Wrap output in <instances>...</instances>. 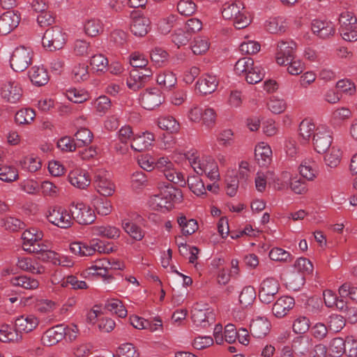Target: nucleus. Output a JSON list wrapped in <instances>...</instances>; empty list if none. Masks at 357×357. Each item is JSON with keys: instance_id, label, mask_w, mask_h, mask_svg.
Returning <instances> with one entry per match:
<instances>
[{"instance_id": "1", "label": "nucleus", "mask_w": 357, "mask_h": 357, "mask_svg": "<svg viewBox=\"0 0 357 357\" xmlns=\"http://www.w3.org/2000/svg\"><path fill=\"white\" fill-rule=\"evenodd\" d=\"M222 15L225 19L233 20L237 29L247 27L251 22L250 15L240 1L225 3L222 6Z\"/></svg>"}, {"instance_id": "2", "label": "nucleus", "mask_w": 357, "mask_h": 357, "mask_svg": "<svg viewBox=\"0 0 357 357\" xmlns=\"http://www.w3.org/2000/svg\"><path fill=\"white\" fill-rule=\"evenodd\" d=\"M109 244L105 245L98 239H93L88 245L80 241L73 242L70 244V252L80 257L92 256L96 252L100 253H109L112 248L109 247Z\"/></svg>"}, {"instance_id": "3", "label": "nucleus", "mask_w": 357, "mask_h": 357, "mask_svg": "<svg viewBox=\"0 0 357 357\" xmlns=\"http://www.w3.org/2000/svg\"><path fill=\"white\" fill-rule=\"evenodd\" d=\"M66 42V33L59 26L48 28L42 39L43 46L50 52L62 49Z\"/></svg>"}, {"instance_id": "4", "label": "nucleus", "mask_w": 357, "mask_h": 357, "mask_svg": "<svg viewBox=\"0 0 357 357\" xmlns=\"http://www.w3.org/2000/svg\"><path fill=\"white\" fill-rule=\"evenodd\" d=\"M339 31L344 40H357V19L352 13H342L339 17Z\"/></svg>"}, {"instance_id": "5", "label": "nucleus", "mask_w": 357, "mask_h": 357, "mask_svg": "<svg viewBox=\"0 0 357 357\" xmlns=\"http://www.w3.org/2000/svg\"><path fill=\"white\" fill-rule=\"evenodd\" d=\"M33 51L26 47H16L10 56V64L15 72H23L31 64Z\"/></svg>"}, {"instance_id": "6", "label": "nucleus", "mask_w": 357, "mask_h": 357, "mask_svg": "<svg viewBox=\"0 0 357 357\" xmlns=\"http://www.w3.org/2000/svg\"><path fill=\"white\" fill-rule=\"evenodd\" d=\"M46 218L50 223L62 229H68L73 224L71 213L59 206H50Z\"/></svg>"}, {"instance_id": "7", "label": "nucleus", "mask_w": 357, "mask_h": 357, "mask_svg": "<svg viewBox=\"0 0 357 357\" xmlns=\"http://www.w3.org/2000/svg\"><path fill=\"white\" fill-rule=\"evenodd\" d=\"M191 166L197 175L205 174L211 181H215L219 178L218 165L211 157L203 158L201 160L194 159Z\"/></svg>"}, {"instance_id": "8", "label": "nucleus", "mask_w": 357, "mask_h": 357, "mask_svg": "<svg viewBox=\"0 0 357 357\" xmlns=\"http://www.w3.org/2000/svg\"><path fill=\"white\" fill-rule=\"evenodd\" d=\"M207 305L195 304L191 310V319L195 325L206 328L215 321L213 310Z\"/></svg>"}, {"instance_id": "9", "label": "nucleus", "mask_w": 357, "mask_h": 357, "mask_svg": "<svg viewBox=\"0 0 357 357\" xmlns=\"http://www.w3.org/2000/svg\"><path fill=\"white\" fill-rule=\"evenodd\" d=\"M69 211L73 220H75L79 225H91L96 220L94 211L84 203L71 204Z\"/></svg>"}, {"instance_id": "10", "label": "nucleus", "mask_w": 357, "mask_h": 357, "mask_svg": "<svg viewBox=\"0 0 357 357\" xmlns=\"http://www.w3.org/2000/svg\"><path fill=\"white\" fill-rule=\"evenodd\" d=\"M139 101L143 108L153 110L165 102V96L158 88H149L140 94Z\"/></svg>"}, {"instance_id": "11", "label": "nucleus", "mask_w": 357, "mask_h": 357, "mask_svg": "<svg viewBox=\"0 0 357 357\" xmlns=\"http://www.w3.org/2000/svg\"><path fill=\"white\" fill-rule=\"evenodd\" d=\"M279 289L278 281L273 278H267L260 284L259 298L263 303L269 304L274 300Z\"/></svg>"}, {"instance_id": "12", "label": "nucleus", "mask_w": 357, "mask_h": 357, "mask_svg": "<svg viewBox=\"0 0 357 357\" xmlns=\"http://www.w3.org/2000/svg\"><path fill=\"white\" fill-rule=\"evenodd\" d=\"M331 132L325 127H318L313 135L314 150L319 153H324L332 143Z\"/></svg>"}, {"instance_id": "13", "label": "nucleus", "mask_w": 357, "mask_h": 357, "mask_svg": "<svg viewBox=\"0 0 357 357\" xmlns=\"http://www.w3.org/2000/svg\"><path fill=\"white\" fill-rule=\"evenodd\" d=\"M296 43L292 40H281L278 44L276 61L279 65L295 59Z\"/></svg>"}, {"instance_id": "14", "label": "nucleus", "mask_w": 357, "mask_h": 357, "mask_svg": "<svg viewBox=\"0 0 357 357\" xmlns=\"http://www.w3.org/2000/svg\"><path fill=\"white\" fill-rule=\"evenodd\" d=\"M94 185L98 193L102 197L111 196L114 192V185L104 171H98L96 173Z\"/></svg>"}, {"instance_id": "15", "label": "nucleus", "mask_w": 357, "mask_h": 357, "mask_svg": "<svg viewBox=\"0 0 357 357\" xmlns=\"http://www.w3.org/2000/svg\"><path fill=\"white\" fill-rule=\"evenodd\" d=\"M20 21V14L8 10L0 15V34L7 35L15 29Z\"/></svg>"}, {"instance_id": "16", "label": "nucleus", "mask_w": 357, "mask_h": 357, "mask_svg": "<svg viewBox=\"0 0 357 357\" xmlns=\"http://www.w3.org/2000/svg\"><path fill=\"white\" fill-rule=\"evenodd\" d=\"M65 326L56 325L46 331L42 337L43 343L48 347L57 344L65 338Z\"/></svg>"}, {"instance_id": "17", "label": "nucleus", "mask_w": 357, "mask_h": 357, "mask_svg": "<svg viewBox=\"0 0 357 357\" xmlns=\"http://www.w3.org/2000/svg\"><path fill=\"white\" fill-rule=\"evenodd\" d=\"M311 29L314 34L322 39L333 36L335 32V29L332 22L319 20L312 21Z\"/></svg>"}, {"instance_id": "18", "label": "nucleus", "mask_w": 357, "mask_h": 357, "mask_svg": "<svg viewBox=\"0 0 357 357\" xmlns=\"http://www.w3.org/2000/svg\"><path fill=\"white\" fill-rule=\"evenodd\" d=\"M294 305V298L287 296H282L274 303L272 308L273 314L277 318H282L288 314Z\"/></svg>"}, {"instance_id": "19", "label": "nucleus", "mask_w": 357, "mask_h": 357, "mask_svg": "<svg viewBox=\"0 0 357 357\" xmlns=\"http://www.w3.org/2000/svg\"><path fill=\"white\" fill-rule=\"evenodd\" d=\"M218 81L215 75L204 74L197 82L196 88L202 94L207 95L214 92L218 86Z\"/></svg>"}, {"instance_id": "20", "label": "nucleus", "mask_w": 357, "mask_h": 357, "mask_svg": "<svg viewBox=\"0 0 357 357\" xmlns=\"http://www.w3.org/2000/svg\"><path fill=\"white\" fill-rule=\"evenodd\" d=\"M22 94V89L15 82L9 81L1 88L2 98L11 103L17 102Z\"/></svg>"}, {"instance_id": "21", "label": "nucleus", "mask_w": 357, "mask_h": 357, "mask_svg": "<svg viewBox=\"0 0 357 357\" xmlns=\"http://www.w3.org/2000/svg\"><path fill=\"white\" fill-rule=\"evenodd\" d=\"M38 319L33 315H22L15 321V327L20 333H28L33 331L38 325Z\"/></svg>"}, {"instance_id": "22", "label": "nucleus", "mask_w": 357, "mask_h": 357, "mask_svg": "<svg viewBox=\"0 0 357 357\" xmlns=\"http://www.w3.org/2000/svg\"><path fill=\"white\" fill-rule=\"evenodd\" d=\"M150 29V21L145 17H134L130 24L131 32L137 37H143Z\"/></svg>"}, {"instance_id": "23", "label": "nucleus", "mask_w": 357, "mask_h": 357, "mask_svg": "<svg viewBox=\"0 0 357 357\" xmlns=\"http://www.w3.org/2000/svg\"><path fill=\"white\" fill-rule=\"evenodd\" d=\"M68 178L73 186L79 189L86 188L91 183L88 174L81 169L71 171L68 174Z\"/></svg>"}, {"instance_id": "24", "label": "nucleus", "mask_w": 357, "mask_h": 357, "mask_svg": "<svg viewBox=\"0 0 357 357\" xmlns=\"http://www.w3.org/2000/svg\"><path fill=\"white\" fill-rule=\"evenodd\" d=\"M29 77L32 84L38 86H44L49 81L47 71L42 66L31 67L29 71Z\"/></svg>"}, {"instance_id": "25", "label": "nucleus", "mask_w": 357, "mask_h": 357, "mask_svg": "<svg viewBox=\"0 0 357 357\" xmlns=\"http://www.w3.org/2000/svg\"><path fill=\"white\" fill-rule=\"evenodd\" d=\"M154 140L153 135L151 132H144L142 135L133 137L131 148L137 152L147 149Z\"/></svg>"}, {"instance_id": "26", "label": "nucleus", "mask_w": 357, "mask_h": 357, "mask_svg": "<svg viewBox=\"0 0 357 357\" xmlns=\"http://www.w3.org/2000/svg\"><path fill=\"white\" fill-rule=\"evenodd\" d=\"M317 172V164L311 158H305L299 166L301 175L308 181H312L316 178Z\"/></svg>"}, {"instance_id": "27", "label": "nucleus", "mask_w": 357, "mask_h": 357, "mask_svg": "<svg viewBox=\"0 0 357 357\" xmlns=\"http://www.w3.org/2000/svg\"><path fill=\"white\" fill-rule=\"evenodd\" d=\"M272 151L268 146L264 143L256 146L255 149V158L261 167H266L271 161Z\"/></svg>"}, {"instance_id": "28", "label": "nucleus", "mask_w": 357, "mask_h": 357, "mask_svg": "<svg viewBox=\"0 0 357 357\" xmlns=\"http://www.w3.org/2000/svg\"><path fill=\"white\" fill-rule=\"evenodd\" d=\"M156 82L162 89L170 91L176 86L177 78L173 72L165 70L158 74Z\"/></svg>"}, {"instance_id": "29", "label": "nucleus", "mask_w": 357, "mask_h": 357, "mask_svg": "<svg viewBox=\"0 0 357 357\" xmlns=\"http://www.w3.org/2000/svg\"><path fill=\"white\" fill-rule=\"evenodd\" d=\"M22 340V333L18 330L8 326H2L0 328V341L3 342H19Z\"/></svg>"}, {"instance_id": "30", "label": "nucleus", "mask_w": 357, "mask_h": 357, "mask_svg": "<svg viewBox=\"0 0 357 357\" xmlns=\"http://www.w3.org/2000/svg\"><path fill=\"white\" fill-rule=\"evenodd\" d=\"M37 263L30 257H22L18 259L17 266L19 268L31 273L42 274L45 272V268L37 266Z\"/></svg>"}, {"instance_id": "31", "label": "nucleus", "mask_w": 357, "mask_h": 357, "mask_svg": "<svg viewBox=\"0 0 357 357\" xmlns=\"http://www.w3.org/2000/svg\"><path fill=\"white\" fill-rule=\"evenodd\" d=\"M269 331V324L268 321L259 319L253 321L250 324L251 335L256 338L265 337Z\"/></svg>"}, {"instance_id": "32", "label": "nucleus", "mask_w": 357, "mask_h": 357, "mask_svg": "<svg viewBox=\"0 0 357 357\" xmlns=\"http://www.w3.org/2000/svg\"><path fill=\"white\" fill-rule=\"evenodd\" d=\"M177 222L181 228L182 233L185 236L192 235L199 228L197 222L195 219H188L185 215H181L177 218Z\"/></svg>"}, {"instance_id": "33", "label": "nucleus", "mask_w": 357, "mask_h": 357, "mask_svg": "<svg viewBox=\"0 0 357 357\" xmlns=\"http://www.w3.org/2000/svg\"><path fill=\"white\" fill-rule=\"evenodd\" d=\"M10 282L13 286L21 287L25 289H36L39 285L37 280L26 275L15 277L11 279Z\"/></svg>"}, {"instance_id": "34", "label": "nucleus", "mask_w": 357, "mask_h": 357, "mask_svg": "<svg viewBox=\"0 0 357 357\" xmlns=\"http://www.w3.org/2000/svg\"><path fill=\"white\" fill-rule=\"evenodd\" d=\"M92 204L99 215H107L112 211L111 202L106 197H96L93 198Z\"/></svg>"}, {"instance_id": "35", "label": "nucleus", "mask_w": 357, "mask_h": 357, "mask_svg": "<svg viewBox=\"0 0 357 357\" xmlns=\"http://www.w3.org/2000/svg\"><path fill=\"white\" fill-rule=\"evenodd\" d=\"M187 183L190 190L196 195L200 196L206 194L204 181L199 178V175L188 176Z\"/></svg>"}, {"instance_id": "36", "label": "nucleus", "mask_w": 357, "mask_h": 357, "mask_svg": "<svg viewBox=\"0 0 357 357\" xmlns=\"http://www.w3.org/2000/svg\"><path fill=\"white\" fill-rule=\"evenodd\" d=\"M264 75L263 68L252 64V69H250L244 77L248 84H255L263 79Z\"/></svg>"}, {"instance_id": "37", "label": "nucleus", "mask_w": 357, "mask_h": 357, "mask_svg": "<svg viewBox=\"0 0 357 357\" xmlns=\"http://www.w3.org/2000/svg\"><path fill=\"white\" fill-rule=\"evenodd\" d=\"M264 75L263 68L252 64V69H250L244 77L248 84H255L263 79Z\"/></svg>"}, {"instance_id": "38", "label": "nucleus", "mask_w": 357, "mask_h": 357, "mask_svg": "<svg viewBox=\"0 0 357 357\" xmlns=\"http://www.w3.org/2000/svg\"><path fill=\"white\" fill-rule=\"evenodd\" d=\"M158 125L160 128L171 133L176 132L179 130V123L172 116H164L158 119Z\"/></svg>"}, {"instance_id": "39", "label": "nucleus", "mask_w": 357, "mask_h": 357, "mask_svg": "<svg viewBox=\"0 0 357 357\" xmlns=\"http://www.w3.org/2000/svg\"><path fill=\"white\" fill-rule=\"evenodd\" d=\"M255 298L256 291L252 286L244 287L239 295V302L243 307L252 304Z\"/></svg>"}, {"instance_id": "40", "label": "nucleus", "mask_w": 357, "mask_h": 357, "mask_svg": "<svg viewBox=\"0 0 357 357\" xmlns=\"http://www.w3.org/2000/svg\"><path fill=\"white\" fill-rule=\"evenodd\" d=\"M105 309L115 313L121 318L127 316V310L119 299H111L105 303Z\"/></svg>"}, {"instance_id": "41", "label": "nucleus", "mask_w": 357, "mask_h": 357, "mask_svg": "<svg viewBox=\"0 0 357 357\" xmlns=\"http://www.w3.org/2000/svg\"><path fill=\"white\" fill-rule=\"evenodd\" d=\"M35 116V112L32 109L26 108L16 113L15 120L20 125L29 124L33 121Z\"/></svg>"}, {"instance_id": "42", "label": "nucleus", "mask_w": 357, "mask_h": 357, "mask_svg": "<svg viewBox=\"0 0 357 357\" xmlns=\"http://www.w3.org/2000/svg\"><path fill=\"white\" fill-rule=\"evenodd\" d=\"M286 27V23L279 17L271 18L266 22V29L271 33H283Z\"/></svg>"}, {"instance_id": "43", "label": "nucleus", "mask_w": 357, "mask_h": 357, "mask_svg": "<svg viewBox=\"0 0 357 357\" xmlns=\"http://www.w3.org/2000/svg\"><path fill=\"white\" fill-rule=\"evenodd\" d=\"M341 155L340 150L337 147L332 146L324 156L326 165L331 167H337L340 162Z\"/></svg>"}, {"instance_id": "44", "label": "nucleus", "mask_w": 357, "mask_h": 357, "mask_svg": "<svg viewBox=\"0 0 357 357\" xmlns=\"http://www.w3.org/2000/svg\"><path fill=\"white\" fill-rule=\"evenodd\" d=\"M252 64H254V61L252 58H241L236 61L234 66V71L239 76H245V74L248 73V71L252 69Z\"/></svg>"}, {"instance_id": "45", "label": "nucleus", "mask_w": 357, "mask_h": 357, "mask_svg": "<svg viewBox=\"0 0 357 357\" xmlns=\"http://www.w3.org/2000/svg\"><path fill=\"white\" fill-rule=\"evenodd\" d=\"M123 227L126 232L136 241H141L144 236L141 227L132 222H123Z\"/></svg>"}, {"instance_id": "46", "label": "nucleus", "mask_w": 357, "mask_h": 357, "mask_svg": "<svg viewBox=\"0 0 357 357\" xmlns=\"http://www.w3.org/2000/svg\"><path fill=\"white\" fill-rule=\"evenodd\" d=\"M168 53L160 47H155L150 53L151 61L158 67L162 66L168 59Z\"/></svg>"}, {"instance_id": "47", "label": "nucleus", "mask_w": 357, "mask_h": 357, "mask_svg": "<svg viewBox=\"0 0 357 357\" xmlns=\"http://www.w3.org/2000/svg\"><path fill=\"white\" fill-rule=\"evenodd\" d=\"M79 146H88L93 140V133L88 128H81L75 134Z\"/></svg>"}, {"instance_id": "48", "label": "nucleus", "mask_w": 357, "mask_h": 357, "mask_svg": "<svg viewBox=\"0 0 357 357\" xmlns=\"http://www.w3.org/2000/svg\"><path fill=\"white\" fill-rule=\"evenodd\" d=\"M102 31L101 22L97 19L88 20L84 24V31L86 34L91 37L98 36Z\"/></svg>"}, {"instance_id": "49", "label": "nucleus", "mask_w": 357, "mask_h": 357, "mask_svg": "<svg viewBox=\"0 0 357 357\" xmlns=\"http://www.w3.org/2000/svg\"><path fill=\"white\" fill-rule=\"evenodd\" d=\"M90 65L97 72H105L108 67V60L103 54H96L91 57Z\"/></svg>"}, {"instance_id": "50", "label": "nucleus", "mask_w": 357, "mask_h": 357, "mask_svg": "<svg viewBox=\"0 0 357 357\" xmlns=\"http://www.w3.org/2000/svg\"><path fill=\"white\" fill-rule=\"evenodd\" d=\"M178 13L184 16H190L197 10V6L192 0H181L177 4Z\"/></svg>"}, {"instance_id": "51", "label": "nucleus", "mask_w": 357, "mask_h": 357, "mask_svg": "<svg viewBox=\"0 0 357 357\" xmlns=\"http://www.w3.org/2000/svg\"><path fill=\"white\" fill-rule=\"evenodd\" d=\"M139 356L132 344L124 343L119 347L116 355H113V357H139Z\"/></svg>"}, {"instance_id": "52", "label": "nucleus", "mask_w": 357, "mask_h": 357, "mask_svg": "<svg viewBox=\"0 0 357 357\" xmlns=\"http://www.w3.org/2000/svg\"><path fill=\"white\" fill-rule=\"evenodd\" d=\"M315 126L310 121L304 119L299 125V135L305 141H309L312 135L315 132Z\"/></svg>"}, {"instance_id": "53", "label": "nucleus", "mask_w": 357, "mask_h": 357, "mask_svg": "<svg viewBox=\"0 0 357 357\" xmlns=\"http://www.w3.org/2000/svg\"><path fill=\"white\" fill-rule=\"evenodd\" d=\"M98 236L106 237L107 238H116L120 235V231L118 228L112 226H101L94 229Z\"/></svg>"}, {"instance_id": "54", "label": "nucleus", "mask_w": 357, "mask_h": 357, "mask_svg": "<svg viewBox=\"0 0 357 357\" xmlns=\"http://www.w3.org/2000/svg\"><path fill=\"white\" fill-rule=\"evenodd\" d=\"M192 35L185 29H179L172 35V41L180 47L187 45Z\"/></svg>"}, {"instance_id": "55", "label": "nucleus", "mask_w": 357, "mask_h": 357, "mask_svg": "<svg viewBox=\"0 0 357 357\" xmlns=\"http://www.w3.org/2000/svg\"><path fill=\"white\" fill-rule=\"evenodd\" d=\"M345 326V321L342 316L333 314L330 316L329 321L328 322V330L333 333H337L340 331Z\"/></svg>"}, {"instance_id": "56", "label": "nucleus", "mask_w": 357, "mask_h": 357, "mask_svg": "<svg viewBox=\"0 0 357 357\" xmlns=\"http://www.w3.org/2000/svg\"><path fill=\"white\" fill-rule=\"evenodd\" d=\"M18 178V173L15 168L12 167H2L0 168V179L4 182H13Z\"/></svg>"}, {"instance_id": "57", "label": "nucleus", "mask_w": 357, "mask_h": 357, "mask_svg": "<svg viewBox=\"0 0 357 357\" xmlns=\"http://www.w3.org/2000/svg\"><path fill=\"white\" fill-rule=\"evenodd\" d=\"M61 285L63 287L71 286L73 289H85L88 288L84 281L78 280L77 278L74 275H68L61 281Z\"/></svg>"}, {"instance_id": "58", "label": "nucleus", "mask_w": 357, "mask_h": 357, "mask_svg": "<svg viewBox=\"0 0 357 357\" xmlns=\"http://www.w3.org/2000/svg\"><path fill=\"white\" fill-rule=\"evenodd\" d=\"M339 294L341 298H349L357 302V287H352L350 283L345 282L342 284L339 288Z\"/></svg>"}, {"instance_id": "59", "label": "nucleus", "mask_w": 357, "mask_h": 357, "mask_svg": "<svg viewBox=\"0 0 357 357\" xmlns=\"http://www.w3.org/2000/svg\"><path fill=\"white\" fill-rule=\"evenodd\" d=\"M269 257L273 261H290L291 260V255L287 251L280 248H273L269 252Z\"/></svg>"}, {"instance_id": "60", "label": "nucleus", "mask_w": 357, "mask_h": 357, "mask_svg": "<svg viewBox=\"0 0 357 357\" xmlns=\"http://www.w3.org/2000/svg\"><path fill=\"white\" fill-rule=\"evenodd\" d=\"M329 348L335 356H341L345 352V340L341 337L333 338Z\"/></svg>"}, {"instance_id": "61", "label": "nucleus", "mask_w": 357, "mask_h": 357, "mask_svg": "<svg viewBox=\"0 0 357 357\" xmlns=\"http://www.w3.org/2000/svg\"><path fill=\"white\" fill-rule=\"evenodd\" d=\"M74 79L77 82L86 80L89 78L88 66L85 63H79L73 69Z\"/></svg>"}, {"instance_id": "62", "label": "nucleus", "mask_w": 357, "mask_h": 357, "mask_svg": "<svg viewBox=\"0 0 357 357\" xmlns=\"http://www.w3.org/2000/svg\"><path fill=\"white\" fill-rule=\"evenodd\" d=\"M310 328V320L305 317H299L293 324V330L296 334H304Z\"/></svg>"}, {"instance_id": "63", "label": "nucleus", "mask_w": 357, "mask_h": 357, "mask_svg": "<svg viewBox=\"0 0 357 357\" xmlns=\"http://www.w3.org/2000/svg\"><path fill=\"white\" fill-rule=\"evenodd\" d=\"M208 43L206 39L200 37L195 38L191 46L195 54L199 55L206 52L208 49Z\"/></svg>"}, {"instance_id": "64", "label": "nucleus", "mask_w": 357, "mask_h": 357, "mask_svg": "<svg viewBox=\"0 0 357 357\" xmlns=\"http://www.w3.org/2000/svg\"><path fill=\"white\" fill-rule=\"evenodd\" d=\"M294 267L298 272L307 275L312 273L313 271L312 262L303 257H300L296 261Z\"/></svg>"}]
</instances>
